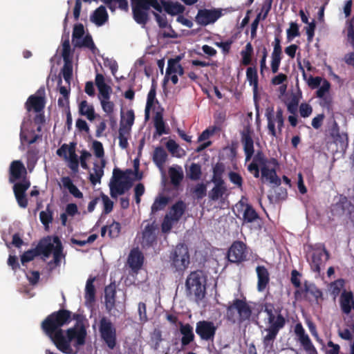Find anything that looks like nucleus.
<instances>
[{"label": "nucleus", "mask_w": 354, "mask_h": 354, "mask_svg": "<svg viewBox=\"0 0 354 354\" xmlns=\"http://www.w3.org/2000/svg\"><path fill=\"white\" fill-rule=\"evenodd\" d=\"M187 296L194 295L197 301L203 299L206 295V277L201 270L192 271L185 281Z\"/></svg>", "instance_id": "0eeeda50"}, {"label": "nucleus", "mask_w": 354, "mask_h": 354, "mask_svg": "<svg viewBox=\"0 0 354 354\" xmlns=\"http://www.w3.org/2000/svg\"><path fill=\"white\" fill-rule=\"evenodd\" d=\"M79 113L81 115L86 116L90 121L94 120L97 116L93 106L89 104L86 100H82L79 104Z\"/></svg>", "instance_id": "72a5a7b5"}, {"label": "nucleus", "mask_w": 354, "mask_h": 354, "mask_svg": "<svg viewBox=\"0 0 354 354\" xmlns=\"http://www.w3.org/2000/svg\"><path fill=\"white\" fill-rule=\"evenodd\" d=\"M169 198L167 196L160 195L156 197L151 205V214H155L160 210L164 209L169 203Z\"/></svg>", "instance_id": "a19ab883"}, {"label": "nucleus", "mask_w": 354, "mask_h": 354, "mask_svg": "<svg viewBox=\"0 0 354 354\" xmlns=\"http://www.w3.org/2000/svg\"><path fill=\"white\" fill-rule=\"evenodd\" d=\"M168 172L171 183L174 187H178L182 182L184 177L182 168L180 166L171 167L169 168Z\"/></svg>", "instance_id": "f704fd0d"}, {"label": "nucleus", "mask_w": 354, "mask_h": 354, "mask_svg": "<svg viewBox=\"0 0 354 354\" xmlns=\"http://www.w3.org/2000/svg\"><path fill=\"white\" fill-rule=\"evenodd\" d=\"M106 6L112 11H115V3L118 4V8L122 10H127L129 8L127 0H102Z\"/></svg>", "instance_id": "de8ad7c7"}, {"label": "nucleus", "mask_w": 354, "mask_h": 354, "mask_svg": "<svg viewBox=\"0 0 354 354\" xmlns=\"http://www.w3.org/2000/svg\"><path fill=\"white\" fill-rule=\"evenodd\" d=\"M222 11L221 8L199 9L195 21L202 26L214 24L223 15Z\"/></svg>", "instance_id": "ddd939ff"}, {"label": "nucleus", "mask_w": 354, "mask_h": 354, "mask_svg": "<svg viewBox=\"0 0 354 354\" xmlns=\"http://www.w3.org/2000/svg\"><path fill=\"white\" fill-rule=\"evenodd\" d=\"M265 116L268 121V133L273 137L277 136V130L275 124H277V129L279 133H281L282 129L284 126L283 111L281 107L277 109L274 111L273 106H268L266 109Z\"/></svg>", "instance_id": "9d476101"}, {"label": "nucleus", "mask_w": 354, "mask_h": 354, "mask_svg": "<svg viewBox=\"0 0 354 354\" xmlns=\"http://www.w3.org/2000/svg\"><path fill=\"white\" fill-rule=\"evenodd\" d=\"M167 158L168 154L162 147L159 146L155 148L153 153L152 160L158 168H162L163 165L167 160Z\"/></svg>", "instance_id": "2f4dec72"}, {"label": "nucleus", "mask_w": 354, "mask_h": 354, "mask_svg": "<svg viewBox=\"0 0 354 354\" xmlns=\"http://www.w3.org/2000/svg\"><path fill=\"white\" fill-rule=\"evenodd\" d=\"M109 236L113 239L116 238L120 235L121 230V225L119 222L113 221L111 225L108 226Z\"/></svg>", "instance_id": "680f3d73"}, {"label": "nucleus", "mask_w": 354, "mask_h": 354, "mask_svg": "<svg viewBox=\"0 0 354 354\" xmlns=\"http://www.w3.org/2000/svg\"><path fill=\"white\" fill-rule=\"evenodd\" d=\"M63 186L66 188L68 192L75 198H83V194L73 184L72 180L68 176L62 177L61 179Z\"/></svg>", "instance_id": "4c0bfd02"}, {"label": "nucleus", "mask_w": 354, "mask_h": 354, "mask_svg": "<svg viewBox=\"0 0 354 354\" xmlns=\"http://www.w3.org/2000/svg\"><path fill=\"white\" fill-rule=\"evenodd\" d=\"M241 134V142L243 145V150L245 155V160L248 161L254 155V141L249 128L244 129Z\"/></svg>", "instance_id": "5701e85b"}, {"label": "nucleus", "mask_w": 354, "mask_h": 354, "mask_svg": "<svg viewBox=\"0 0 354 354\" xmlns=\"http://www.w3.org/2000/svg\"><path fill=\"white\" fill-rule=\"evenodd\" d=\"M156 230L157 225L155 224V222L145 226L142 232V240L147 245L151 246L156 241Z\"/></svg>", "instance_id": "c85d7f7f"}, {"label": "nucleus", "mask_w": 354, "mask_h": 354, "mask_svg": "<svg viewBox=\"0 0 354 354\" xmlns=\"http://www.w3.org/2000/svg\"><path fill=\"white\" fill-rule=\"evenodd\" d=\"M154 127L158 136L167 133V131L165 130V123L163 120L162 115L160 112H157L155 115Z\"/></svg>", "instance_id": "49530a36"}, {"label": "nucleus", "mask_w": 354, "mask_h": 354, "mask_svg": "<svg viewBox=\"0 0 354 354\" xmlns=\"http://www.w3.org/2000/svg\"><path fill=\"white\" fill-rule=\"evenodd\" d=\"M339 301L342 313L349 315L354 310V295L351 291L344 290L341 292Z\"/></svg>", "instance_id": "4be33fe9"}, {"label": "nucleus", "mask_w": 354, "mask_h": 354, "mask_svg": "<svg viewBox=\"0 0 354 354\" xmlns=\"http://www.w3.org/2000/svg\"><path fill=\"white\" fill-rule=\"evenodd\" d=\"M328 131L330 136L332 137L335 142L340 143H344L345 142H347V134L340 132L339 127L333 117L328 122Z\"/></svg>", "instance_id": "393cba45"}, {"label": "nucleus", "mask_w": 354, "mask_h": 354, "mask_svg": "<svg viewBox=\"0 0 354 354\" xmlns=\"http://www.w3.org/2000/svg\"><path fill=\"white\" fill-rule=\"evenodd\" d=\"M95 281V278L88 279L86 281V288H85V299L86 301L93 302L95 301V288L93 285V282Z\"/></svg>", "instance_id": "c03bdc74"}, {"label": "nucleus", "mask_w": 354, "mask_h": 354, "mask_svg": "<svg viewBox=\"0 0 354 354\" xmlns=\"http://www.w3.org/2000/svg\"><path fill=\"white\" fill-rule=\"evenodd\" d=\"M101 198L104 204L103 213L105 214H109L112 212L113 208V202L104 194H101Z\"/></svg>", "instance_id": "0e129e2a"}, {"label": "nucleus", "mask_w": 354, "mask_h": 354, "mask_svg": "<svg viewBox=\"0 0 354 354\" xmlns=\"http://www.w3.org/2000/svg\"><path fill=\"white\" fill-rule=\"evenodd\" d=\"M228 176L232 183L236 185L238 188H242L243 180L242 176L239 173L230 171Z\"/></svg>", "instance_id": "e2e57ef3"}, {"label": "nucleus", "mask_w": 354, "mask_h": 354, "mask_svg": "<svg viewBox=\"0 0 354 354\" xmlns=\"http://www.w3.org/2000/svg\"><path fill=\"white\" fill-rule=\"evenodd\" d=\"M92 147L93 149L94 154L97 158H101L104 157V147H103V145L101 142L97 141V140H94L93 142Z\"/></svg>", "instance_id": "338daca9"}, {"label": "nucleus", "mask_w": 354, "mask_h": 354, "mask_svg": "<svg viewBox=\"0 0 354 354\" xmlns=\"http://www.w3.org/2000/svg\"><path fill=\"white\" fill-rule=\"evenodd\" d=\"M52 253L53 254V259L48 263L51 269L53 268V265H55V266H59L61 259L64 257L62 243L57 236L53 237V243L48 240H44L35 249L26 251L21 257V261L22 264H24L41 254L44 258H48Z\"/></svg>", "instance_id": "39448f33"}, {"label": "nucleus", "mask_w": 354, "mask_h": 354, "mask_svg": "<svg viewBox=\"0 0 354 354\" xmlns=\"http://www.w3.org/2000/svg\"><path fill=\"white\" fill-rule=\"evenodd\" d=\"M99 332L102 340L108 348L111 350L114 349L117 344L116 328L109 319L106 317L100 319Z\"/></svg>", "instance_id": "1a4fd4ad"}, {"label": "nucleus", "mask_w": 354, "mask_h": 354, "mask_svg": "<svg viewBox=\"0 0 354 354\" xmlns=\"http://www.w3.org/2000/svg\"><path fill=\"white\" fill-rule=\"evenodd\" d=\"M134 20L138 24L145 25L149 20L148 11L153 8L160 13L164 11L171 16L183 14L185 8L178 1L171 0H131Z\"/></svg>", "instance_id": "f03ea898"}, {"label": "nucleus", "mask_w": 354, "mask_h": 354, "mask_svg": "<svg viewBox=\"0 0 354 354\" xmlns=\"http://www.w3.org/2000/svg\"><path fill=\"white\" fill-rule=\"evenodd\" d=\"M257 275V290L259 292H263L266 290L270 282V274L268 269L264 266H258L256 268Z\"/></svg>", "instance_id": "bb28decb"}, {"label": "nucleus", "mask_w": 354, "mask_h": 354, "mask_svg": "<svg viewBox=\"0 0 354 354\" xmlns=\"http://www.w3.org/2000/svg\"><path fill=\"white\" fill-rule=\"evenodd\" d=\"M74 46L78 48L86 47L93 52L96 48L95 44L93 41L92 37L90 35H86L83 39H82L77 42H75Z\"/></svg>", "instance_id": "864d4df0"}, {"label": "nucleus", "mask_w": 354, "mask_h": 354, "mask_svg": "<svg viewBox=\"0 0 354 354\" xmlns=\"http://www.w3.org/2000/svg\"><path fill=\"white\" fill-rule=\"evenodd\" d=\"M282 59V53L272 52L271 55V70L273 73H277L279 71L281 61Z\"/></svg>", "instance_id": "6e6d98bb"}, {"label": "nucleus", "mask_w": 354, "mask_h": 354, "mask_svg": "<svg viewBox=\"0 0 354 354\" xmlns=\"http://www.w3.org/2000/svg\"><path fill=\"white\" fill-rule=\"evenodd\" d=\"M132 174L131 169H127L125 171H122L119 168H114L113 171V177L111 182H119L123 180H130L129 175Z\"/></svg>", "instance_id": "a18cd8bd"}, {"label": "nucleus", "mask_w": 354, "mask_h": 354, "mask_svg": "<svg viewBox=\"0 0 354 354\" xmlns=\"http://www.w3.org/2000/svg\"><path fill=\"white\" fill-rule=\"evenodd\" d=\"M67 160H69V167L74 171H77L79 162L74 146H71V153Z\"/></svg>", "instance_id": "13d9d810"}, {"label": "nucleus", "mask_w": 354, "mask_h": 354, "mask_svg": "<svg viewBox=\"0 0 354 354\" xmlns=\"http://www.w3.org/2000/svg\"><path fill=\"white\" fill-rule=\"evenodd\" d=\"M153 15L155 18L156 21L157 22L159 28H167L169 30V32L164 31L162 32V37L164 38H171L175 39L177 38L178 34L176 31L172 28L171 26L168 23V20L167 18V15L165 13H161L157 11H153Z\"/></svg>", "instance_id": "aec40b11"}, {"label": "nucleus", "mask_w": 354, "mask_h": 354, "mask_svg": "<svg viewBox=\"0 0 354 354\" xmlns=\"http://www.w3.org/2000/svg\"><path fill=\"white\" fill-rule=\"evenodd\" d=\"M248 251L245 243L235 241L229 248L227 257L230 262L239 264L248 260Z\"/></svg>", "instance_id": "9b49d317"}, {"label": "nucleus", "mask_w": 354, "mask_h": 354, "mask_svg": "<svg viewBox=\"0 0 354 354\" xmlns=\"http://www.w3.org/2000/svg\"><path fill=\"white\" fill-rule=\"evenodd\" d=\"M214 187L209 192L208 197L211 201H217L223 197L227 192V187L225 182H212Z\"/></svg>", "instance_id": "c756f323"}, {"label": "nucleus", "mask_w": 354, "mask_h": 354, "mask_svg": "<svg viewBox=\"0 0 354 354\" xmlns=\"http://www.w3.org/2000/svg\"><path fill=\"white\" fill-rule=\"evenodd\" d=\"M71 321V311L60 309L48 315L41 324L44 334L64 354H77L86 344L87 332L85 326L77 324L66 330L62 329Z\"/></svg>", "instance_id": "f257e3e1"}, {"label": "nucleus", "mask_w": 354, "mask_h": 354, "mask_svg": "<svg viewBox=\"0 0 354 354\" xmlns=\"http://www.w3.org/2000/svg\"><path fill=\"white\" fill-rule=\"evenodd\" d=\"M252 314V307L246 299H234L226 308L227 319L234 324L236 322L241 324L250 320Z\"/></svg>", "instance_id": "423d86ee"}, {"label": "nucleus", "mask_w": 354, "mask_h": 354, "mask_svg": "<svg viewBox=\"0 0 354 354\" xmlns=\"http://www.w3.org/2000/svg\"><path fill=\"white\" fill-rule=\"evenodd\" d=\"M347 40L354 50V16L346 21Z\"/></svg>", "instance_id": "4d7b16f0"}, {"label": "nucleus", "mask_w": 354, "mask_h": 354, "mask_svg": "<svg viewBox=\"0 0 354 354\" xmlns=\"http://www.w3.org/2000/svg\"><path fill=\"white\" fill-rule=\"evenodd\" d=\"M156 86L153 84H152L147 95V103L145 110V117L146 120H147L149 118L150 110L156 99Z\"/></svg>", "instance_id": "37998d69"}, {"label": "nucleus", "mask_w": 354, "mask_h": 354, "mask_svg": "<svg viewBox=\"0 0 354 354\" xmlns=\"http://www.w3.org/2000/svg\"><path fill=\"white\" fill-rule=\"evenodd\" d=\"M181 58L180 56H177L174 59H169L167 63V67L166 69V75L165 77V80L169 77V76L171 74H176L177 66H179L180 64H179Z\"/></svg>", "instance_id": "8fccbe9b"}, {"label": "nucleus", "mask_w": 354, "mask_h": 354, "mask_svg": "<svg viewBox=\"0 0 354 354\" xmlns=\"http://www.w3.org/2000/svg\"><path fill=\"white\" fill-rule=\"evenodd\" d=\"M186 209L185 203L183 201H178L174 203L170 209V217L176 222L178 221L185 213Z\"/></svg>", "instance_id": "c9c22d12"}, {"label": "nucleus", "mask_w": 354, "mask_h": 354, "mask_svg": "<svg viewBox=\"0 0 354 354\" xmlns=\"http://www.w3.org/2000/svg\"><path fill=\"white\" fill-rule=\"evenodd\" d=\"M27 171L20 160H13L9 168V182L14 183L13 193L18 205L26 209L28 205L26 191L30 187V181L26 178Z\"/></svg>", "instance_id": "7ed1b4c3"}, {"label": "nucleus", "mask_w": 354, "mask_h": 354, "mask_svg": "<svg viewBox=\"0 0 354 354\" xmlns=\"http://www.w3.org/2000/svg\"><path fill=\"white\" fill-rule=\"evenodd\" d=\"M259 166L261 167L262 181L266 180L275 186L281 185V180L277 174L279 164L275 158H267L262 151H258L248 167V170L257 178L259 177Z\"/></svg>", "instance_id": "20e7f679"}, {"label": "nucleus", "mask_w": 354, "mask_h": 354, "mask_svg": "<svg viewBox=\"0 0 354 354\" xmlns=\"http://www.w3.org/2000/svg\"><path fill=\"white\" fill-rule=\"evenodd\" d=\"M313 250L310 267L315 272L319 273L322 266L328 260L330 254L324 244L315 245Z\"/></svg>", "instance_id": "f8f14e48"}, {"label": "nucleus", "mask_w": 354, "mask_h": 354, "mask_svg": "<svg viewBox=\"0 0 354 354\" xmlns=\"http://www.w3.org/2000/svg\"><path fill=\"white\" fill-rule=\"evenodd\" d=\"M166 147L167 150L173 155L176 157H180L178 152L180 149V146L174 140H169L166 143Z\"/></svg>", "instance_id": "774afa93"}, {"label": "nucleus", "mask_w": 354, "mask_h": 354, "mask_svg": "<svg viewBox=\"0 0 354 354\" xmlns=\"http://www.w3.org/2000/svg\"><path fill=\"white\" fill-rule=\"evenodd\" d=\"M95 84L99 91V99L110 100L112 88L104 81V77L101 73H97Z\"/></svg>", "instance_id": "b1692460"}, {"label": "nucleus", "mask_w": 354, "mask_h": 354, "mask_svg": "<svg viewBox=\"0 0 354 354\" xmlns=\"http://www.w3.org/2000/svg\"><path fill=\"white\" fill-rule=\"evenodd\" d=\"M94 174H90L89 180L91 183L95 185L97 183H100V180L104 174V170L97 163H95L93 166Z\"/></svg>", "instance_id": "603ef678"}, {"label": "nucleus", "mask_w": 354, "mask_h": 354, "mask_svg": "<svg viewBox=\"0 0 354 354\" xmlns=\"http://www.w3.org/2000/svg\"><path fill=\"white\" fill-rule=\"evenodd\" d=\"M133 185L132 180H123L119 182H111L110 191L112 197H116L118 195H122L128 191Z\"/></svg>", "instance_id": "a878e982"}, {"label": "nucleus", "mask_w": 354, "mask_h": 354, "mask_svg": "<svg viewBox=\"0 0 354 354\" xmlns=\"http://www.w3.org/2000/svg\"><path fill=\"white\" fill-rule=\"evenodd\" d=\"M225 171V166L223 162L216 163L212 169L213 175L212 182H225L223 178V175Z\"/></svg>", "instance_id": "79ce46f5"}, {"label": "nucleus", "mask_w": 354, "mask_h": 354, "mask_svg": "<svg viewBox=\"0 0 354 354\" xmlns=\"http://www.w3.org/2000/svg\"><path fill=\"white\" fill-rule=\"evenodd\" d=\"M192 194L197 199H202L207 194V187L203 183H198L192 190Z\"/></svg>", "instance_id": "bf43d9fd"}, {"label": "nucleus", "mask_w": 354, "mask_h": 354, "mask_svg": "<svg viewBox=\"0 0 354 354\" xmlns=\"http://www.w3.org/2000/svg\"><path fill=\"white\" fill-rule=\"evenodd\" d=\"M144 257L142 253L138 249H133L131 250L127 263L133 272H138L142 266Z\"/></svg>", "instance_id": "cd10ccee"}, {"label": "nucleus", "mask_w": 354, "mask_h": 354, "mask_svg": "<svg viewBox=\"0 0 354 354\" xmlns=\"http://www.w3.org/2000/svg\"><path fill=\"white\" fill-rule=\"evenodd\" d=\"M295 333L298 337V341L308 354H317V351L315 346L313 345L308 335L306 333L301 323H298L295 325Z\"/></svg>", "instance_id": "a211bd4d"}, {"label": "nucleus", "mask_w": 354, "mask_h": 354, "mask_svg": "<svg viewBox=\"0 0 354 354\" xmlns=\"http://www.w3.org/2000/svg\"><path fill=\"white\" fill-rule=\"evenodd\" d=\"M218 326L212 321L201 320L196 322V333L203 341H213L214 339Z\"/></svg>", "instance_id": "4468645a"}, {"label": "nucleus", "mask_w": 354, "mask_h": 354, "mask_svg": "<svg viewBox=\"0 0 354 354\" xmlns=\"http://www.w3.org/2000/svg\"><path fill=\"white\" fill-rule=\"evenodd\" d=\"M246 78L250 85L253 86V91L255 95L258 88V74L256 67H248L247 68Z\"/></svg>", "instance_id": "58836bf2"}, {"label": "nucleus", "mask_w": 354, "mask_h": 354, "mask_svg": "<svg viewBox=\"0 0 354 354\" xmlns=\"http://www.w3.org/2000/svg\"><path fill=\"white\" fill-rule=\"evenodd\" d=\"M169 263L176 272H184L190 263V255L187 246L184 243H178L169 254Z\"/></svg>", "instance_id": "6e6552de"}, {"label": "nucleus", "mask_w": 354, "mask_h": 354, "mask_svg": "<svg viewBox=\"0 0 354 354\" xmlns=\"http://www.w3.org/2000/svg\"><path fill=\"white\" fill-rule=\"evenodd\" d=\"M116 290L114 286H107L104 289V299L106 306L109 310L115 306Z\"/></svg>", "instance_id": "e433bc0d"}, {"label": "nucleus", "mask_w": 354, "mask_h": 354, "mask_svg": "<svg viewBox=\"0 0 354 354\" xmlns=\"http://www.w3.org/2000/svg\"><path fill=\"white\" fill-rule=\"evenodd\" d=\"M62 56L64 62L62 73L64 80L69 83L73 76V64L71 57V45L68 37L62 42Z\"/></svg>", "instance_id": "2eb2a0df"}, {"label": "nucleus", "mask_w": 354, "mask_h": 354, "mask_svg": "<svg viewBox=\"0 0 354 354\" xmlns=\"http://www.w3.org/2000/svg\"><path fill=\"white\" fill-rule=\"evenodd\" d=\"M45 89L41 87L38 89L35 95H30L26 102V108L28 111L33 110L36 113H40L45 107Z\"/></svg>", "instance_id": "dca6fc26"}, {"label": "nucleus", "mask_w": 354, "mask_h": 354, "mask_svg": "<svg viewBox=\"0 0 354 354\" xmlns=\"http://www.w3.org/2000/svg\"><path fill=\"white\" fill-rule=\"evenodd\" d=\"M243 214V220L245 223H252L259 218V214L250 204H245Z\"/></svg>", "instance_id": "ea45409f"}, {"label": "nucleus", "mask_w": 354, "mask_h": 354, "mask_svg": "<svg viewBox=\"0 0 354 354\" xmlns=\"http://www.w3.org/2000/svg\"><path fill=\"white\" fill-rule=\"evenodd\" d=\"M175 221L172 219L168 214H167L162 221L161 225V230L163 233H168L172 228L173 223Z\"/></svg>", "instance_id": "69168bd1"}, {"label": "nucleus", "mask_w": 354, "mask_h": 354, "mask_svg": "<svg viewBox=\"0 0 354 354\" xmlns=\"http://www.w3.org/2000/svg\"><path fill=\"white\" fill-rule=\"evenodd\" d=\"M39 218L46 230L49 228V224L53 220V212L50 209L49 205L47 206L46 211H41L39 213Z\"/></svg>", "instance_id": "3c124183"}, {"label": "nucleus", "mask_w": 354, "mask_h": 354, "mask_svg": "<svg viewBox=\"0 0 354 354\" xmlns=\"http://www.w3.org/2000/svg\"><path fill=\"white\" fill-rule=\"evenodd\" d=\"M179 331L181 335V349H185L195 340L194 328L189 324H183L180 322H179Z\"/></svg>", "instance_id": "412c9836"}, {"label": "nucleus", "mask_w": 354, "mask_h": 354, "mask_svg": "<svg viewBox=\"0 0 354 354\" xmlns=\"http://www.w3.org/2000/svg\"><path fill=\"white\" fill-rule=\"evenodd\" d=\"M298 68L302 73L304 80L306 81L308 86L311 89L317 88L321 85V83L323 82L324 79L319 76L313 77V75H310L308 77L305 72L304 67L300 62L298 64Z\"/></svg>", "instance_id": "473e14b6"}, {"label": "nucleus", "mask_w": 354, "mask_h": 354, "mask_svg": "<svg viewBox=\"0 0 354 354\" xmlns=\"http://www.w3.org/2000/svg\"><path fill=\"white\" fill-rule=\"evenodd\" d=\"M84 35V26L82 24H75L73 27L72 35V42L75 46V43L79 41L82 39Z\"/></svg>", "instance_id": "5fc2aeb1"}, {"label": "nucleus", "mask_w": 354, "mask_h": 354, "mask_svg": "<svg viewBox=\"0 0 354 354\" xmlns=\"http://www.w3.org/2000/svg\"><path fill=\"white\" fill-rule=\"evenodd\" d=\"M202 175L201 166L195 162H192L187 171V176L192 180H198Z\"/></svg>", "instance_id": "09e8293b"}, {"label": "nucleus", "mask_w": 354, "mask_h": 354, "mask_svg": "<svg viewBox=\"0 0 354 354\" xmlns=\"http://www.w3.org/2000/svg\"><path fill=\"white\" fill-rule=\"evenodd\" d=\"M108 13L104 6L98 7L91 16V20L97 26H102L108 20Z\"/></svg>", "instance_id": "7c9ffc66"}, {"label": "nucleus", "mask_w": 354, "mask_h": 354, "mask_svg": "<svg viewBox=\"0 0 354 354\" xmlns=\"http://www.w3.org/2000/svg\"><path fill=\"white\" fill-rule=\"evenodd\" d=\"M283 328V323L277 322L272 327H268L266 329V335L263 338V344L265 350L270 351L273 349L274 342L281 329Z\"/></svg>", "instance_id": "6ab92c4d"}, {"label": "nucleus", "mask_w": 354, "mask_h": 354, "mask_svg": "<svg viewBox=\"0 0 354 354\" xmlns=\"http://www.w3.org/2000/svg\"><path fill=\"white\" fill-rule=\"evenodd\" d=\"M267 314V323L268 324V327H272L273 324H276L277 322L283 323V328L286 325V319L281 315V310L279 308H275L274 305L271 303H266L263 306H261V310H259V313L263 310Z\"/></svg>", "instance_id": "f3484780"}, {"label": "nucleus", "mask_w": 354, "mask_h": 354, "mask_svg": "<svg viewBox=\"0 0 354 354\" xmlns=\"http://www.w3.org/2000/svg\"><path fill=\"white\" fill-rule=\"evenodd\" d=\"M320 87L316 91V96L318 98H324L326 96V94L328 93L330 88V83L326 79H324L322 84L319 86Z\"/></svg>", "instance_id": "052dcab7"}]
</instances>
